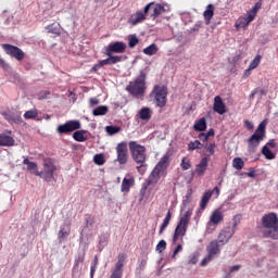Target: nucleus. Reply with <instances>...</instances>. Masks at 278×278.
Instances as JSON below:
<instances>
[{"mask_svg":"<svg viewBox=\"0 0 278 278\" xmlns=\"http://www.w3.org/2000/svg\"><path fill=\"white\" fill-rule=\"evenodd\" d=\"M168 166H170V156L168 154H164L152 169L151 174L144 180L142 190H147L149 186H155L160 179H162V177H166V170H168Z\"/></svg>","mask_w":278,"mask_h":278,"instance_id":"obj_1","label":"nucleus"},{"mask_svg":"<svg viewBox=\"0 0 278 278\" xmlns=\"http://www.w3.org/2000/svg\"><path fill=\"white\" fill-rule=\"evenodd\" d=\"M261 229L263 238L278 240V215L269 212L261 217Z\"/></svg>","mask_w":278,"mask_h":278,"instance_id":"obj_2","label":"nucleus"},{"mask_svg":"<svg viewBox=\"0 0 278 278\" xmlns=\"http://www.w3.org/2000/svg\"><path fill=\"white\" fill-rule=\"evenodd\" d=\"M126 90L136 99L144 97V93L147 92V74H144V72H140L139 76L134 81L129 83Z\"/></svg>","mask_w":278,"mask_h":278,"instance_id":"obj_3","label":"nucleus"},{"mask_svg":"<svg viewBox=\"0 0 278 278\" xmlns=\"http://www.w3.org/2000/svg\"><path fill=\"white\" fill-rule=\"evenodd\" d=\"M35 175L47 181L48 184L51 181H55V177H58V165L51 159H46L43 161L42 170H36Z\"/></svg>","mask_w":278,"mask_h":278,"instance_id":"obj_4","label":"nucleus"},{"mask_svg":"<svg viewBox=\"0 0 278 278\" xmlns=\"http://www.w3.org/2000/svg\"><path fill=\"white\" fill-rule=\"evenodd\" d=\"M266 138V121H263L254 131V134L248 139V151L249 153H255L260 142Z\"/></svg>","mask_w":278,"mask_h":278,"instance_id":"obj_5","label":"nucleus"},{"mask_svg":"<svg viewBox=\"0 0 278 278\" xmlns=\"http://www.w3.org/2000/svg\"><path fill=\"white\" fill-rule=\"evenodd\" d=\"M150 97L154 99L156 108H166V103L168 102V87L155 85Z\"/></svg>","mask_w":278,"mask_h":278,"instance_id":"obj_6","label":"nucleus"},{"mask_svg":"<svg viewBox=\"0 0 278 278\" xmlns=\"http://www.w3.org/2000/svg\"><path fill=\"white\" fill-rule=\"evenodd\" d=\"M130 155L136 164H144L147 162V148L138 141H129Z\"/></svg>","mask_w":278,"mask_h":278,"instance_id":"obj_7","label":"nucleus"},{"mask_svg":"<svg viewBox=\"0 0 278 278\" xmlns=\"http://www.w3.org/2000/svg\"><path fill=\"white\" fill-rule=\"evenodd\" d=\"M220 247L223 245L218 240L211 241L206 247L207 255L201 261L200 265L205 266L206 264H210L216 255H220Z\"/></svg>","mask_w":278,"mask_h":278,"instance_id":"obj_8","label":"nucleus"},{"mask_svg":"<svg viewBox=\"0 0 278 278\" xmlns=\"http://www.w3.org/2000/svg\"><path fill=\"white\" fill-rule=\"evenodd\" d=\"M116 160L121 166H125L129 162V149L127 148V142L122 141L117 143L116 148Z\"/></svg>","mask_w":278,"mask_h":278,"instance_id":"obj_9","label":"nucleus"},{"mask_svg":"<svg viewBox=\"0 0 278 278\" xmlns=\"http://www.w3.org/2000/svg\"><path fill=\"white\" fill-rule=\"evenodd\" d=\"M77 129H81V122L77 119L67 121L65 124H61L56 127V134L60 136L73 134V131H77Z\"/></svg>","mask_w":278,"mask_h":278,"instance_id":"obj_10","label":"nucleus"},{"mask_svg":"<svg viewBox=\"0 0 278 278\" xmlns=\"http://www.w3.org/2000/svg\"><path fill=\"white\" fill-rule=\"evenodd\" d=\"M127 51V43L124 41H115L104 48V53L108 58H122L121 55H114V53H125Z\"/></svg>","mask_w":278,"mask_h":278,"instance_id":"obj_11","label":"nucleus"},{"mask_svg":"<svg viewBox=\"0 0 278 278\" xmlns=\"http://www.w3.org/2000/svg\"><path fill=\"white\" fill-rule=\"evenodd\" d=\"M2 49L5 51L7 55L15 58L17 62H22V60H25V52H23V50H21V48L16 46H12L10 43H2Z\"/></svg>","mask_w":278,"mask_h":278,"instance_id":"obj_12","label":"nucleus"},{"mask_svg":"<svg viewBox=\"0 0 278 278\" xmlns=\"http://www.w3.org/2000/svg\"><path fill=\"white\" fill-rule=\"evenodd\" d=\"M152 5H153V2H150L149 4H147L144 7L143 12L142 11H138L135 14H132L129 17L128 23L130 25H138V24L142 23V21H147V14H149V10H151Z\"/></svg>","mask_w":278,"mask_h":278,"instance_id":"obj_13","label":"nucleus"},{"mask_svg":"<svg viewBox=\"0 0 278 278\" xmlns=\"http://www.w3.org/2000/svg\"><path fill=\"white\" fill-rule=\"evenodd\" d=\"M125 260H127V254L119 253L117 255V262L109 278H123V267L125 266Z\"/></svg>","mask_w":278,"mask_h":278,"instance_id":"obj_14","label":"nucleus"},{"mask_svg":"<svg viewBox=\"0 0 278 278\" xmlns=\"http://www.w3.org/2000/svg\"><path fill=\"white\" fill-rule=\"evenodd\" d=\"M118 62H123V56L108 58V59H104L102 61H99L98 64H94L92 66V71L94 73H97V71H101V68H103V66H106V65L112 66V64H118Z\"/></svg>","mask_w":278,"mask_h":278,"instance_id":"obj_15","label":"nucleus"},{"mask_svg":"<svg viewBox=\"0 0 278 278\" xmlns=\"http://www.w3.org/2000/svg\"><path fill=\"white\" fill-rule=\"evenodd\" d=\"M233 233L235 230H231V227H226L224 228L218 237H217V242L222 245L225 247V244H227V242H229V240H231V238H233Z\"/></svg>","mask_w":278,"mask_h":278,"instance_id":"obj_16","label":"nucleus"},{"mask_svg":"<svg viewBox=\"0 0 278 278\" xmlns=\"http://www.w3.org/2000/svg\"><path fill=\"white\" fill-rule=\"evenodd\" d=\"M213 110L216 112V114H219L223 116V114H227V105L223 101V98L220 96H216L213 101Z\"/></svg>","mask_w":278,"mask_h":278,"instance_id":"obj_17","label":"nucleus"},{"mask_svg":"<svg viewBox=\"0 0 278 278\" xmlns=\"http://www.w3.org/2000/svg\"><path fill=\"white\" fill-rule=\"evenodd\" d=\"M186 231H188V224H184V222H178L173 237L174 244L177 242V240H179V238H184V236H186Z\"/></svg>","mask_w":278,"mask_h":278,"instance_id":"obj_18","label":"nucleus"},{"mask_svg":"<svg viewBox=\"0 0 278 278\" xmlns=\"http://www.w3.org/2000/svg\"><path fill=\"white\" fill-rule=\"evenodd\" d=\"M210 164V157L203 156L199 164L195 166L194 173L198 177H203L205 175V170H207V166Z\"/></svg>","mask_w":278,"mask_h":278,"instance_id":"obj_19","label":"nucleus"},{"mask_svg":"<svg viewBox=\"0 0 278 278\" xmlns=\"http://www.w3.org/2000/svg\"><path fill=\"white\" fill-rule=\"evenodd\" d=\"M223 220H225V215H223V212H220V210H215L210 216L208 225H214L216 227L220 225Z\"/></svg>","mask_w":278,"mask_h":278,"instance_id":"obj_20","label":"nucleus"},{"mask_svg":"<svg viewBox=\"0 0 278 278\" xmlns=\"http://www.w3.org/2000/svg\"><path fill=\"white\" fill-rule=\"evenodd\" d=\"M68 236H71V225H67V226L62 225L58 232L59 242H64V240H66V238H68Z\"/></svg>","mask_w":278,"mask_h":278,"instance_id":"obj_21","label":"nucleus"},{"mask_svg":"<svg viewBox=\"0 0 278 278\" xmlns=\"http://www.w3.org/2000/svg\"><path fill=\"white\" fill-rule=\"evenodd\" d=\"M136 184V179L134 177H125L122 181L121 186V192H129L131 190L132 186Z\"/></svg>","mask_w":278,"mask_h":278,"instance_id":"obj_22","label":"nucleus"},{"mask_svg":"<svg viewBox=\"0 0 278 278\" xmlns=\"http://www.w3.org/2000/svg\"><path fill=\"white\" fill-rule=\"evenodd\" d=\"M138 116L141 121L149 122L151 121V116H153V111L149 106H144L139 111Z\"/></svg>","mask_w":278,"mask_h":278,"instance_id":"obj_23","label":"nucleus"},{"mask_svg":"<svg viewBox=\"0 0 278 278\" xmlns=\"http://www.w3.org/2000/svg\"><path fill=\"white\" fill-rule=\"evenodd\" d=\"M14 138L5 134L0 135V147H14Z\"/></svg>","mask_w":278,"mask_h":278,"instance_id":"obj_24","label":"nucleus"},{"mask_svg":"<svg viewBox=\"0 0 278 278\" xmlns=\"http://www.w3.org/2000/svg\"><path fill=\"white\" fill-rule=\"evenodd\" d=\"M204 20L206 22V25H210V22L212 21L214 16V4H208L206 7V10L203 13Z\"/></svg>","mask_w":278,"mask_h":278,"instance_id":"obj_25","label":"nucleus"},{"mask_svg":"<svg viewBox=\"0 0 278 278\" xmlns=\"http://www.w3.org/2000/svg\"><path fill=\"white\" fill-rule=\"evenodd\" d=\"M152 8L153 12L151 14L152 18H157V16H160V14H163V12H165L164 10V5L160 4V3H154L150 7Z\"/></svg>","mask_w":278,"mask_h":278,"instance_id":"obj_26","label":"nucleus"},{"mask_svg":"<svg viewBox=\"0 0 278 278\" xmlns=\"http://www.w3.org/2000/svg\"><path fill=\"white\" fill-rule=\"evenodd\" d=\"M210 199H212V191L204 192L200 202V210H202V212L205 210V207H207Z\"/></svg>","mask_w":278,"mask_h":278,"instance_id":"obj_27","label":"nucleus"},{"mask_svg":"<svg viewBox=\"0 0 278 278\" xmlns=\"http://www.w3.org/2000/svg\"><path fill=\"white\" fill-rule=\"evenodd\" d=\"M193 129L195 131H205V129H207V122L205 121V118L202 117L199 121H197L193 125Z\"/></svg>","mask_w":278,"mask_h":278,"instance_id":"obj_28","label":"nucleus"},{"mask_svg":"<svg viewBox=\"0 0 278 278\" xmlns=\"http://www.w3.org/2000/svg\"><path fill=\"white\" fill-rule=\"evenodd\" d=\"M73 138H74V140H76V142H86V140H88V136L86 135V130H76L73 134Z\"/></svg>","mask_w":278,"mask_h":278,"instance_id":"obj_29","label":"nucleus"},{"mask_svg":"<svg viewBox=\"0 0 278 278\" xmlns=\"http://www.w3.org/2000/svg\"><path fill=\"white\" fill-rule=\"evenodd\" d=\"M160 51V48H157V45L152 43L143 49L144 55H155Z\"/></svg>","mask_w":278,"mask_h":278,"instance_id":"obj_30","label":"nucleus"},{"mask_svg":"<svg viewBox=\"0 0 278 278\" xmlns=\"http://www.w3.org/2000/svg\"><path fill=\"white\" fill-rule=\"evenodd\" d=\"M48 30V34H54V36H60L61 30H60V24L52 23L46 27Z\"/></svg>","mask_w":278,"mask_h":278,"instance_id":"obj_31","label":"nucleus"},{"mask_svg":"<svg viewBox=\"0 0 278 278\" xmlns=\"http://www.w3.org/2000/svg\"><path fill=\"white\" fill-rule=\"evenodd\" d=\"M109 109L105 105L98 106L93 110L92 114L93 116H105L108 114Z\"/></svg>","mask_w":278,"mask_h":278,"instance_id":"obj_32","label":"nucleus"},{"mask_svg":"<svg viewBox=\"0 0 278 278\" xmlns=\"http://www.w3.org/2000/svg\"><path fill=\"white\" fill-rule=\"evenodd\" d=\"M24 118L26 121H35V118H38V110H29L24 113Z\"/></svg>","mask_w":278,"mask_h":278,"instance_id":"obj_33","label":"nucleus"},{"mask_svg":"<svg viewBox=\"0 0 278 278\" xmlns=\"http://www.w3.org/2000/svg\"><path fill=\"white\" fill-rule=\"evenodd\" d=\"M23 164L27 166V170L31 172L34 170V175H36V170H38V164L35 162H30L29 159H24Z\"/></svg>","mask_w":278,"mask_h":278,"instance_id":"obj_34","label":"nucleus"},{"mask_svg":"<svg viewBox=\"0 0 278 278\" xmlns=\"http://www.w3.org/2000/svg\"><path fill=\"white\" fill-rule=\"evenodd\" d=\"M262 153L266 157V160H275V153L270 151V148H268V146H264L262 148Z\"/></svg>","mask_w":278,"mask_h":278,"instance_id":"obj_35","label":"nucleus"},{"mask_svg":"<svg viewBox=\"0 0 278 278\" xmlns=\"http://www.w3.org/2000/svg\"><path fill=\"white\" fill-rule=\"evenodd\" d=\"M232 166L236 170H242L244 168V161L240 157H235L232 161Z\"/></svg>","mask_w":278,"mask_h":278,"instance_id":"obj_36","label":"nucleus"},{"mask_svg":"<svg viewBox=\"0 0 278 278\" xmlns=\"http://www.w3.org/2000/svg\"><path fill=\"white\" fill-rule=\"evenodd\" d=\"M192 217V210H188L185 214L180 217L179 223H184L185 225H189L190 218Z\"/></svg>","mask_w":278,"mask_h":278,"instance_id":"obj_37","label":"nucleus"},{"mask_svg":"<svg viewBox=\"0 0 278 278\" xmlns=\"http://www.w3.org/2000/svg\"><path fill=\"white\" fill-rule=\"evenodd\" d=\"M203 147V143L199 140L190 141L188 143V151H197V149H201Z\"/></svg>","mask_w":278,"mask_h":278,"instance_id":"obj_38","label":"nucleus"},{"mask_svg":"<svg viewBox=\"0 0 278 278\" xmlns=\"http://www.w3.org/2000/svg\"><path fill=\"white\" fill-rule=\"evenodd\" d=\"M93 162L97 166H103V164H105V155L103 153L96 154L93 156Z\"/></svg>","mask_w":278,"mask_h":278,"instance_id":"obj_39","label":"nucleus"},{"mask_svg":"<svg viewBox=\"0 0 278 278\" xmlns=\"http://www.w3.org/2000/svg\"><path fill=\"white\" fill-rule=\"evenodd\" d=\"M98 266H99V257L94 256L90 267V278H94V273H97Z\"/></svg>","mask_w":278,"mask_h":278,"instance_id":"obj_40","label":"nucleus"},{"mask_svg":"<svg viewBox=\"0 0 278 278\" xmlns=\"http://www.w3.org/2000/svg\"><path fill=\"white\" fill-rule=\"evenodd\" d=\"M105 131L109 136H115V134L121 132L119 126H106Z\"/></svg>","mask_w":278,"mask_h":278,"instance_id":"obj_41","label":"nucleus"},{"mask_svg":"<svg viewBox=\"0 0 278 278\" xmlns=\"http://www.w3.org/2000/svg\"><path fill=\"white\" fill-rule=\"evenodd\" d=\"M138 42H140V39H138V36H136V35L128 36V47L130 49H134V47H136V45H138Z\"/></svg>","mask_w":278,"mask_h":278,"instance_id":"obj_42","label":"nucleus"},{"mask_svg":"<svg viewBox=\"0 0 278 278\" xmlns=\"http://www.w3.org/2000/svg\"><path fill=\"white\" fill-rule=\"evenodd\" d=\"M242 220V214H237L232 217V229L231 230H235L236 232V229H238V226L240 225Z\"/></svg>","mask_w":278,"mask_h":278,"instance_id":"obj_43","label":"nucleus"},{"mask_svg":"<svg viewBox=\"0 0 278 278\" xmlns=\"http://www.w3.org/2000/svg\"><path fill=\"white\" fill-rule=\"evenodd\" d=\"M236 27L237 28H242L245 29V27H249V23L245 17H239L238 21L236 22Z\"/></svg>","mask_w":278,"mask_h":278,"instance_id":"obj_44","label":"nucleus"},{"mask_svg":"<svg viewBox=\"0 0 278 278\" xmlns=\"http://www.w3.org/2000/svg\"><path fill=\"white\" fill-rule=\"evenodd\" d=\"M84 260H86V253H78L75 258L74 268H77L80 264H84Z\"/></svg>","mask_w":278,"mask_h":278,"instance_id":"obj_45","label":"nucleus"},{"mask_svg":"<svg viewBox=\"0 0 278 278\" xmlns=\"http://www.w3.org/2000/svg\"><path fill=\"white\" fill-rule=\"evenodd\" d=\"M180 166L182 170H190V168H192V163H190L187 157H182Z\"/></svg>","mask_w":278,"mask_h":278,"instance_id":"obj_46","label":"nucleus"},{"mask_svg":"<svg viewBox=\"0 0 278 278\" xmlns=\"http://www.w3.org/2000/svg\"><path fill=\"white\" fill-rule=\"evenodd\" d=\"M11 123H17L18 125H21V123H23V117L21 116V112L13 113Z\"/></svg>","mask_w":278,"mask_h":278,"instance_id":"obj_47","label":"nucleus"},{"mask_svg":"<svg viewBox=\"0 0 278 278\" xmlns=\"http://www.w3.org/2000/svg\"><path fill=\"white\" fill-rule=\"evenodd\" d=\"M260 62H262V56L261 55H256L254 58V60H252V62L250 63V68H257V66H260Z\"/></svg>","mask_w":278,"mask_h":278,"instance_id":"obj_48","label":"nucleus"},{"mask_svg":"<svg viewBox=\"0 0 278 278\" xmlns=\"http://www.w3.org/2000/svg\"><path fill=\"white\" fill-rule=\"evenodd\" d=\"M139 166H137V170L139 175H144L147 173V168L149 165L147 163H137Z\"/></svg>","mask_w":278,"mask_h":278,"instance_id":"obj_49","label":"nucleus"},{"mask_svg":"<svg viewBox=\"0 0 278 278\" xmlns=\"http://www.w3.org/2000/svg\"><path fill=\"white\" fill-rule=\"evenodd\" d=\"M165 249L166 242L164 240H161L156 245V251H159V253H162V251H165Z\"/></svg>","mask_w":278,"mask_h":278,"instance_id":"obj_50","label":"nucleus"},{"mask_svg":"<svg viewBox=\"0 0 278 278\" xmlns=\"http://www.w3.org/2000/svg\"><path fill=\"white\" fill-rule=\"evenodd\" d=\"M1 114H2V116H4L5 121H9V123H11L12 116H13L14 112H12V111H4Z\"/></svg>","mask_w":278,"mask_h":278,"instance_id":"obj_51","label":"nucleus"},{"mask_svg":"<svg viewBox=\"0 0 278 278\" xmlns=\"http://www.w3.org/2000/svg\"><path fill=\"white\" fill-rule=\"evenodd\" d=\"M85 220H86V227H92V225H94V217L91 215H87Z\"/></svg>","mask_w":278,"mask_h":278,"instance_id":"obj_52","label":"nucleus"},{"mask_svg":"<svg viewBox=\"0 0 278 278\" xmlns=\"http://www.w3.org/2000/svg\"><path fill=\"white\" fill-rule=\"evenodd\" d=\"M215 150H216V143H210L206 147V151H207L208 155H214Z\"/></svg>","mask_w":278,"mask_h":278,"instance_id":"obj_53","label":"nucleus"},{"mask_svg":"<svg viewBox=\"0 0 278 278\" xmlns=\"http://www.w3.org/2000/svg\"><path fill=\"white\" fill-rule=\"evenodd\" d=\"M0 67L3 68V71H8L10 68V64H8L5 60L0 58Z\"/></svg>","mask_w":278,"mask_h":278,"instance_id":"obj_54","label":"nucleus"},{"mask_svg":"<svg viewBox=\"0 0 278 278\" xmlns=\"http://www.w3.org/2000/svg\"><path fill=\"white\" fill-rule=\"evenodd\" d=\"M255 13H253V12H250L249 14H248V16H245L244 18H245V21H248V23L250 24V23H252V21H254L255 20Z\"/></svg>","mask_w":278,"mask_h":278,"instance_id":"obj_55","label":"nucleus"},{"mask_svg":"<svg viewBox=\"0 0 278 278\" xmlns=\"http://www.w3.org/2000/svg\"><path fill=\"white\" fill-rule=\"evenodd\" d=\"M244 127H247V129H249V131H251V130H253V128H254L255 126L253 125V123H251V121L245 119V121H244Z\"/></svg>","mask_w":278,"mask_h":278,"instance_id":"obj_56","label":"nucleus"},{"mask_svg":"<svg viewBox=\"0 0 278 278\" xmlns=\"http://www.w3.org/2000/svg\"><path fill=\"white\" fill-rule=\"evenodd\" d=\"M199 140H201L202 142H207V140H210V138L207 137V135L205 132H202L199 135Z\"/></svg>","mask_w":278,"mask_h":278,"instance_id":"obj_57","label":"nucleus"},{"mask_svg":"<svg viewBox=\"0 0 278 278\" xmlns=\"http://www.w3.org/2000/svg\"><path fill=\"white\" fill-rule=\"evenodd\" d=\"M89 103H90V106H91V108H94V105H99V99H97V98H91V99L89 100Z\"/></svg>","mask_w":278,"mask_h":278,"instance_id":"obj_58","label":"nucleus"},{"mask_svg":"<svg viewBox=\"0 0 278 278\" xmlns=\"http://www.w3.org/2000/svg\"><path fill=\"white\" fill-rule=\"evenodd\" d=\"M260 8H262V4L260 3H255L254 8H252L251 12L252 14H257V10H260Z\"/></svg>","mask_w":278,"mask_h":278,"instance_id":"obj_59","label":"nucleus"},{"mask_svg":"<svg viewBox=\"0 0 278 278\" xmlns=\"http://www.w3.org/2000/svg\"><path fill=\"white\" fill-rule=\"evenodd\" d=\"M266 147H270L271 149H275L277 147V143L275 142V139H271L267 142Z\"/></svg>","mask_w":278,"mask_h":278,"instance_id":"obj_60","label":"nucleus"},{"mask_svg":"<svg viewBox=\"0 0 278 278\" xmlns=\"http://www.w3.org/2000/svg\"><path fill=\"white\" fill-rule=\"evenodd\" d=\"M166 227H168L166 224H162L159 230V235L162 236V233H164V231L166 230Z\"/></svg>","mask_w":278,"mask_h":278,"instance_id":"obj_61","label":"nucleus"},{"mask_svg":"<svg viewBox=\"0 0 278 278\" xmlns=\"http://www.w3.org/2000/svg\"><path fill=\"white\" fill-rule=\"evenodd\" d=\"M184 247L181 244H178L174 251V255L173 257H175V255H177V253H179V251H182Z\"/></svg>","mask_w":278,"mask_h":278,"instance_id":"obj_62","label":"nucleus"},{"mask_svg":"<svg viewBox=\"0 0 278 278\" xmlns=\"http://www.w3.org/2000/svg\"><path fill=\"white\" fill-rule=\"evenodd\" d=\"M199 258L197 257V255H192L189 260V264H197Z\"/></svg>","mask_w":278,"mask_h":278,"instance_id":"obj_63","label":"nucleus"},{"mask_svg":"<svg viewBox=\"0 0 278 278\" xmlns=\"http://www.w3.org/2000/svg\"><path fill=\"white\" fill-rule=\"evenodd\" d=\"M248 177H255V169L250 168L249 173L247 174Z\"/></svg>","mask_w":278,"mask_h":278,"instance_id":"obj_64","label":"nucleus"}]
</instances>
